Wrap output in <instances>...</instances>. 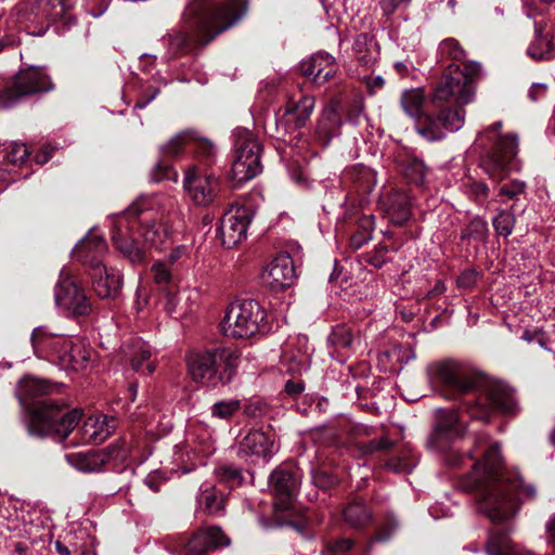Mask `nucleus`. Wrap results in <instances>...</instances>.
<instances>
[{"mask_svg": "<svg viewBox=\"0 0 555 555\" xmlns=\"http://www.w3.org/2000/svg\"><path fill=\"white\" fill-rule=\"evenodd\" d=\"M466 424L463 415L455 411L439 410L436 425L428 438L427 448L444 454V462L453 467L464 465L467 460L482 454L481 461H475L473 472L462 480L466 490H476L478 511L492 522H501L517 514L525 499H534L537 489L533 485H525L517 472L503 468L501 447L490 442L485 435L478 436L474 450L461 454L451 449V444L463 436Z\"/></svg>", "mask_w": 555, "mask_h": 555, "instance_id": "f257e3e1", "label": "nucleus"}, {"mask_svg": "<svg viewBox=\"0 0 555 555\" xmlns=\"http://www.w3.org/2000/svg\"><path fill=\"white\" fill-rule=\"evenodd\" d=\"M430 383L449 399L463 397V409L473 418L489 421L494 412L515 415L518 402L514 392L504 384L477 374L467 364L446 360L428 367Z\"/></svg>", "mask_w": 555, "mask_h": 555, "instance_id": "f03ea898", "label": "nucleus"}, {"mask_svg": "<svg viewBox=\"0 0 555 555\" xmlns=\"http://www.w3.org/2000/svg\"><path fill=\"white\" fill-rule=\"evenodd\" d=\"M247 10V0H192L185 7L182 18L194 35L191 37L180 28L169 30L162 38L164 57L171 60L188 54L195 43L207 44L235 26Z\"/></svg>", "mask_w": 555, "mask_h": 555, "instance_id": "7ed1b4c3", "label": "nucleus"}, {"mask_svg": "<svg viewBox=\"0 0 555 555\" xmlns=\"http://www.w3.org/2000/svg\"><path fill=\"white\" fill-rule=\"evenodd\" d=\"M438 56L452 60L434 89V101H454L468 104L475 98V79L481 66L477 62H467L465 51L454 38H447L439 43Z\"/></svg>", "mask_w": 555, "mask_h": 555, "instance_id": "20e7f679", "label": "nucleus"}, {"mask_svg": "<svg viewBox=\"0 0 555 555\" xmlns=\"http://www.w3.org/2000/svg\"><path fill=\"white\" fill-rule=\"evenodd\" d=\"M147 198H138L128 209L118 216L112 232L115 247L133 263L145 260V253L133 236V229L139 227L144 244L162 249L168 240V232L160 222L137 219V215L147 209Z\"/></svg>", "mask_w": 555, "mask_h": 555, "instance_id": "39448f33", "label": "nucleus"}, {"mask_svg": "<svg viewBox=\"0 0 555 555\" xmlns=\"http://www.w3.org/2000/svg\"><path fill=\"white\" fill-rule=\"evenodd\" d=\"M502 121H495L479 133L481 144H490L480 160L483 171L493 180L501 181L512 171L520 170L518 135L502 133Z\"/></svg>", "mask_w": 555, "mask_h": 555, "instance_id": "423d86ee", "label": "nucleus"}, {"mask_svg": "<svg viewBox=\"0 0 555 555\" xmlns=\"http://www.w3.org/2000/svg\"><path fill=\"white\" fill-rule=\"evenodd\" d=\"M240 362L238 352L230 347H214L192 353L188 359L192 379L207 388L232 382Z\"/></svg>", "mask_w": 555, "mask_h": 555, "instance_id": "0eeeda50", "label": "nucleus"}, {"mask_svg": "<svg viewBox=\"0 0 555 555\" xmlns=\"http://www.w3.org/2000/svg\"><path fill=\"white\" fill-rule=\"evenodd\" d=\"M31 344L38 357H51L64 370H83L92 356L91 349L81 340L52 333L46 326L33 331Z\"/></svg>", "mask_w": 555, "mask_h": 555, "instance_id": "6e6552de", "label": "nucleus"}, {"mask_svg": "<svg viewBox=\"0 0 555 555\" xmlns=\"http://www.w3.org/2000/svg\"><path fill=\"white\" fill-rule=\"evenodd\" d=\"M221 332L233 338H247L270 331L267 311L255 299L231 302L220 322Z\"/></svg>", "mask_w": 555, "mask_h": 555, "instance_id": "1a4fd4ad", "label": "nucleus"}, {"mask_svg": "<svg viewBox=\"0 0 555 555\" xmlns=\"http://www.w3.org/2000/svg\"><path fill=\"white\" fill-rule=\"evenodd\" d=\"M81 413L78 410L64 411V409L50 400L38 403L30 414L28 433L31 436H56L65 439L76 427Z\"/></svg>", "mask_w": 555, "mask_h": 555, "instance_id": "9d476101", "label": "nucleus"}, {"mask_svg": "<svg viewBox=\"0 0 555 555\" xmlns=\"http://www.w3.org/2000/svg\"><path fill=\"white\" fill-rule=\"evenodd\" d=\"M53 89L54 85L43 68L31 66L21 69L0 90V105L4 108H11L30 95L49 92Z\"/></svg>", "mask_w": 555, "mask_h": 555, "instance_id": "9b49d317", "label": "nucleus"}, {"mask_svg": "<svg viewBox=\"0 0 555 555\" xmlns=\"http://www.w3.org/2000/svg\"><path fill=\"white\" fill-rule=\"evenodd\" d=\"M233 139L235 159L232 165V178L237 184H241L261 172V144L258 138L245 128H236Z\"/></svg>", "mask_w": 555, "mask_h": 555, "instance_id": "f8f14e48", "label": "nucleus"}, {"mask_svg": "<svg viewBox=\"0 0 555 555\" xmlns=\"http://www.w3.org/2000/svg\"><path fill=\"white\" fill-rule=\"evenodd\" d=\"M231 539L220 527L211 526L197 530L191 537L178 535L168 539L166 548L175 555H207L209 552L229 546Z\"/></svg>", "mask_w": 555, "mask_h": 555, "instance_id": "ddd939ff", "label": "nucleus"}, {"mask_svg": "<svg viewBox=\"0 0 555 555\" xmlns=\"http://www.w3.org/2000/svg\"><path fill=\"white\" fill-rule=\"evenodd\" d=\"M138 446L134 441L122 440L120 446H111L104 450H90L65 455L67 463L77 470L94 473L102 469L112 459L125 460L134 453Z\"/></svg>", "mask_w": 555, "mask_h": 555, "instance_id": "4468645a", "label": "nucleus"}, {"mask_svg": "<svg viewBox=\"0 0 555 555\" xmlns=\"http://www.w3.org/2000/svg\"><path fill=\"white\" fill-rule=\"evenodd\" d=\"M54 299L57 307L74 315H87L91 305L82 288L69 269L63 268L54 288Z\"/></svg>", "mask_w": 555, "mask_h": 555, "instance_id": "2eb2a0df", "label": "nucleus"}, {"mask_svg": "<svg viewBox=\"0 0 555 555\" xmlns=\"http://www.w3.org/2000/svg\"><path fill=\"white\" fill-rule=\"evenodd\" d=\"M435 104L444 103L446 101H434ZM448 103L455 104L454 108L442 109L436 118L426 116L423 124L416 126L417 132L428 141L441 140L446 137L447 132L460 130L465 120V111L462 106L454 101H447Z\"/></svg>", "mask_w": 555, "mask_h": 555, "instance_id": "dca6fc26", "label": "nucleus"}, {"mask_svg": "<svg viewBox=\"0 0 555 555\" xmlns=\"http://www.w3.org/2000/svg\"><path fill=\"white\" fill-rule=\"evenodd\" d=\"M183 188L186 196L197 206L214 203L220 191L219 179L203 171L198 166L191 165L184 171Z\"/></svg>", "mask_w": 555, "mask_h": 555, "instance_id": "f3484780", "label": "nucleus"}, {"mask_svg": "<svg viewBox=\"0 0 555 555\" xmlns=\"http://www.w3.org/2000/svg\"><path fill=\"white\" fill-rule=\"evenodd\" d=\"M251 212L245 206L232 205L221 217L217 237L225 248H233L246 238Z\"/></svg>", "mask_w": 555, "mask_h": 555, "instance_id": "a211bd4d", "label": "nucleus"}, {"mask_svg": "<svg viewBox=\"0 0 555 555\" xmlns=\"http://www.w3.org/2000/svg\"><path fill=\"white\" fill-rule=\"evenodd\" d=\"M311 348L308 337L298 335L288 338L282 347L281 364L291 374H300L310 365Z\"/></svg>", "mask_w": 555, "mask_h": 555, "instance_id": "6ab92c4d", "label": "nucleus"}, {"mask_svg": "<svg viewBox=\"0 0 555 555\" xmlns=\"http://www.w3.org/2000/svg\"><path fill=\"white\" fill-rule=\"evenodd\" d=\"M359 344L358 331L346 324L336 325L327 338L330 356L340 363L346 362L356 352Z\"/></svg>", "mask_w": 555, "mask_h": 555, "instance_id": "aec40b11", "label": "nucleus"}, {"mask_svg": "<svg viewBox=\"0 0 555 555\" xmlns=\"http://www.w3.org/2000/svg\"><path fill=\"white\" fill-rule=\"evenodd\" d=\"M202 293L197 287H188L179 293L167 291L162 302L167 315L179 320L191 313L201 301Z\"/></svg>", "mask_w": 555, "mask_h": 555, "instance_id": "412c9836", "label": "nucleus"}, {"mask_svg": "<svg viewBox=\"0 0 555 555\" xmlns=\"http://www.w3.org/2000/svg\"><path fill=\"white\" fill-rule=\"evenodd\" d=\"M263 279L274 291L292 286L296 280V270L292 257L287 253L276 255L267 266Z\"/></svg>", "mask_w": 555, "mask_h": 555, "instance_id": "4be33fe9", "label": "nucleus"}, {"mask_svg": "<svg viewBox=\"0 0 555 555\" xmlns=\"http://www.w3.org/2000/svg\"><path fill=\"white\" fill-rule=\"evenodd\" d=\"M397 528L398 522L395 519L389 520L387 528L380 529L367 545H356L351 539L345 538L334 540L326 545L323 555H369L374 542L387 541Z\"/></svg>", "mask_w": 555, "mask_h": 555, "instance_id": "5701e85b", "label": "nucleus"}, {"mask_svg": "<svg viewBox=\"0 0 555 555\" xmlns=\"http://www.w3.org/2000/svg\"><path fill=\"white\" fill-rule=\"evenodd\" d=\"M90 275L93 289L100 298L113 299L119 294L122 279L118 269L104 263H94Z\"/></svg>", "mask_w": 555, "mask_h": 555, "instance_id": "b1692460", "label": "nucleus"}, {"mask_svg": "<svg viewBox=\"0 0 555 555\" xmlns=\"http://www.w3.org/2000/svg\"><path fill=\"white\" fill-rule=\"evenodd\" d=\"M337 70L335 57L326 52L315 53L300 64L301 74L312 79L315 85H323L334 78Z\"/></svg>", "mask_w": 555, "mask_h": 555, "instance_id": "393cba45", "label": "nucleus"}, {"mask_svg": "<svg viewBox=\"0 0 555 555\" xmlns=\"http://www.w3.org/2000/svg\"><path fill=\"white\" fill-rule=\"evenodd\" d=\"M75 256L85 264L93 269L94 263H103L107 245L102 235L91 230L74 248Z\"/></svg>", "mask_w": 555, "mask_h": 555, "instance_id": "a878e982", "label": "nucleus"}, {"mask_svg": "<svg viewBox=\"0 0 555 555\" xmlns=\"http://www.w3.org/2000/svg\"><path fill=\"white\" fill-rule=\"evenodd\" d=\"M183 146H190L198 155L209 159L214 156L215 147L212 143L206 139L196 138L193 132L183 131L173 137L164 147L166 155L177 156L181 153Z\"/></svg>", "mask_w": 555, "mask_h": 555, "instance_id": "bb28decb", "label": "nucleus"}, {"mask_svg": "<svg viewBox=\"0 0 555 555\" xmlns=\"http://www.w3.org/2000/svg\"><path fill=\"white\" fill-rule=\"evenodd\" d=\"M56 389V385L51 384L47 379L26 376L20 380L16 388V396L20 404L24 409H28L29 401L36 400L41 396L52 393Z\"/></svg>", "mask_w": 555, "mask_h": 555, "instance_id": "cd10ccee", "label": "nucleus"}, {"mask_svg": "<svg viewBox=\"0 0 555 555\" xmlns=\"http://www.w3.org/2000/svg\"><path fill=\"white\" fill-rule=\"evenodd\" d=\"M526 54L534 62H548L555 57V42L550 33H544L535 23L534 37L527 47Z\"/></svg>", "mask_w": 555, "mask_h": 555, "instance_id": "c85d7f7f", "label": "nucleus"}, {"mask_svg": "<svg viewBox=\"0 0 555 555\" xmlns=\"http://www.w3.org/2000/svg\"><path fill=\"white\" fill-rule=\"evenodd\" d=\"M116 427V420L112 416H90L82 426L85 439L93 442L101 443L105 441Z\"/></svg>", "mask_w": 555, "mask_h": 555, "instance_id": "c756f323", "label": "nucleus"}, {"mask_svg": "<svg viewBox=\"0 0 555 555\" xmlns=\"http://www.w3.org/2000/svg\"><path fill=\"white\" fill-rule=\"evenodd\" d=\"M299 475L296 469L280 467L270 475V483L280 498L289 499L295 495L299 486Z\"/></svg>", "mask_w": 555, "mask_h": 555, "instance_id": "7c9ffc66", "label": "nucleus"}, {"mask_svg": "<svg viewBox=\"0 0 555 555\" xmlns=\"http://www.w3.org/2000/svg\"><path fill=\"white\" fill-rule=\"evenodd\" d=\"M340 126L341 119L337 109L333 106L324 108L317 125L315 139L323 147L327 146L339 134Z\"/></svg>", "mask_w": 555, "mask_h": 555, "instance_id": "2f4dec72", "label": "nucleus"}, {"mask_svg": "<svg viewBox=\"0 0 555 555\" xmlns=\"http://www.w3.org/2000/svg\"><path fill=\"white\" fill-rule=\"evenodd\" d=\"M273 443L259 430L249 431L241 441L238 452L243 456H258L269 459L272 454Z\"/></svg>", "mask_w": 555, "mask_h": 555, "instance_id": "473e14b6", "label": "nucleus"}, {"mask_svg": "<svg viewBox=\"0 0 555 555\" xmlns=\"http://www.w3.org/2000/svg\"><path fill=\"white\" fill-rule=\"evenodd\" d=\"M122 352L130 361L134 371H146L149 374L154 372L155 365L152 362H147L145 367L143 366V362L151 358V349L142 339L133 338L130 344H125L122 346Z\"/></svg>", "mask_w": 555, "mask_h": 555, "instance_id": "72a5a7b5", "label": "nucleus"}, {"mask_svg": "<svg viewBox=\"0 0 555 555\" xmlns=\"http://www.w3.org/2000/svg\"><path fill=\"white\" fill-rule=\"evenodd\" d=\"M345 179L362 195L371 193L376 186V172L366 166L356 165L345 172Z\"/></svg>", "mask_w": 555, "mask_h": 555, "instance_id": "f704fd0d", "label": "nucleus"}, {"mask_svg": "<svg viewBox=\"0 0 555 555\" xmlns=\"http://www.w3.org/2000/svg\"><path fill=\"white\" fill-rule=\"evenodd\" d=\"M387 214L395 224H403L411 217L410 197L401 191L392 192L386 199Z\"/></svg>", "mask_w": 555, "mask_h": 555, "instance_id": "c9c22d12", "label": "nucleus"}, {"mask_svg": "<svg viewBox=\"0 0 555 555\" xmlns=\"http://www.w3.org/2000/svg\"><path fill=\"white\" fill-rule=\"evenodd\" d=\"M343 518L350 528L362 529L371 524L372 512L364 501L354 500L343 509Z\"/></svg>", "mask_w": 555, "mask_h": 555, "instance_id": "e433bc0d", "label": "nucleus"}, {"mask_svg": "<svg viewBox=\"0 0 555 555\" xmlns=\"http://www.w3.org/2000/svg\"><path fill=\"white\" fill-rule=\"evenodd\" d=\"M398 166L409 183L415 185L424 183L427 167L421 158L414 155H402L398 159Z\"/></svg>", "mask_w": 555, "mask_h": 555, "instance_id": "4c0bfd02", "label": "nucleus"}, {"mask_svg": "<svg viewBox=\"0 0 555 555\" xmlns=\"http://www.w3.org/2000/svg\"><path fill=\"white\" fill-rule=\"evenodd\" d=\"M197 502L199 507L209 515H220L224 508V495L209 483L201 486Z\"/></svg>", "mask_w": 555, "mask_h": 555, "instance_id": "58836bf2", "label": "nucleus"}, {"mask_svg": "<svg viewBox=\"0 0 555 555\" xmlns=\"http://www.w3.org/2000/svg\"><path fill=\"white\" fill-rule=\"evenodd\" d=\"M425 103V92L421 88L404 90L400 98V105L404 113L418 121H421V117L423 116V106Z\"/></svg>", "mask_w": 555, "mask_h": 555, "instance_id": "ea45409f", "label": "nucleus"}, {"mask_svg": "<svg viewBox=\"0 0 555 555\" xmlns=\"http://www.w3.org/2000/svg\"><path fill=\"white\" fill-rule=\"evenodd\" d=\"M314 104L315 101L313 96L304 95L296 104L287 106L286 113L293 117L297 128H302L310 118V115L314 108Z\"/></svg>", "mask_w": 555, "mask_h": 555, "instance_id": "a19ab883", "label": "nucleus"}, {"mask_svg": "<svg viewBox=\"0 0 555 555\" xmlns=\"http://www.w3.org/2000/svg\"><path fill=\"white\" fill-rule=\"evenodd\" d=\"M488 555H516L515 544L505 532H492L487 543Z\"/></svg>", "mask_w": 555, "mask_h": 555, "instance_id": "79ce46f5", "label": "nucleus"}, {"mask_svg": "<svg viewBox=\"0 0 555 555\" xmlns=\"http://www.w3.org/2000/svg\"><path fill=\"white\" fill-rule=\"evenodd\" d=\"M216 477L220 483L233 489L243 482V476L238 468L234 466H220L216 469Z\"/></svg>", "mask_w": 555, "mask_h": 555, "instance_id": "37998d69", "label": "nucleus"}, {"mask_svg": "<svg viewBox=\"0 0 555 555\" xmlns=\"http://www.w3.org/2000/svg\"><path fill=\"white\" fill-rule=\"evenodd\" d=\"M240 409V401L235 399L221 400L214 403L210 408L212 417L220 420H229Z\"/></svg>", "mask_w": 555, "mask_h": 555, "instance_id": "c03bdc74", "label": "nucleus"}, {"mask_svg": "<svg viewBox=\"0 0 555 555\" xmlns=\"http://www.w3.org/2000/svg\"><path fill=\"white\" fill-rule=\"evenodd\" d=\"M515 222L516 219L512 211L501 210L493 219V227L498 234L507 237L512 234Z\"/></svg>", "mask_w": 555, "mask_h": 555, "instance_id": "a18cd8bd", "label": "nucleus"}, {"mask_svg": "<svg viewBox=\"0 0 555 555\" xmlns=\"http://www.w3.org/2000/svg\"><path fill=\"white\" fill-rule=\"evenodd\" d=\"M487 222L480 218L473 219L469 224L462 231V238H474L481 241L487 236Z\"/></svg>", "mask_w": 555, "mask_h": 555, "instance_id": "49530a36", "label": "nucleus"}, {"mask_svg": "<svg viewBox=\"0 0 555 555\" xmlns=\"http://www.w3.org/2000/svg\"><path fill=\"white\" fill-rule=\"evenodd\" d=\"M29 151L23 143L13 142L7 147V160L11 165H22L27 160Z\"/></svg>", "mask_w": 555, "mask_h": 555, "instance_id": "de8ad7c7", "label": "nucleus"}, {"mask_svg": "<svg viewBox=\"0 0 555 555\" xmlns=\"http://www.w3.org/2000/svg\"><path fill=\"white\" fill-rule=\"evenodd\" d=\"M151 273L154 282L160 287L169 286L172 281L171 270L164 262H155L151 268Z\"/></svg>", "mask_w": 555, "mask_h": 555, "instance_id": "09e8293b", "label": "nucleus"}, {"mask_svg": "<svg viewBox=\"0 0 555 555\" xmlns=\"http://www.w3.org/2000/svg\"><path fill=\"white\" fill-rule=\"evenodd\" d=\"M526 183L521 180L515 179L505 183L499 189V196L506 197L507 199H517L519 195L525 193Z\"/></svg>", "mask_w": 555, "mask_h": 555, "instance_id": "8fccbe9b", "label": "nucleus"}, {"mask_svg": "<svg viewBox=\"0 0 555 555\" xmlns=\"http://www.w3.org/2000/svg\"><path fill=\"white\" fill-rule=\"evenodd\" d=\"M269 411L267 402L260 398H253L246 402L244 413L250 417H261Z\"/></svg>", "mask_w": 555, "mask_h": 555, "instance_id": "3c124183", "label": "nucleus"}, {"mask_svg": "<svg viewBox=\"0 0 555 555\" xmlns=\"http://www.w3.org/2000/svg\"><path fill=\"white\" fill-rule=\"evenodd\" d=\"M415 465V459L408 455L392 459L387 463V467L395 473H411Z\"/></svg>", "mask_w": 555, "mask_h": 555, "instance_id": "603ef678", "label": "nucleus"}, {"mask_svg": "<svg viewBox=\"0 0 555 555\" xmlns=\"http://www.w3.org/2000/svg\"><path fill=\"white\" fill-rule=\"evenodd\" d=\"M361 227H363L366 233L361 235H353L351 238V244L357 249L362 247L364 243L371 240V231L374 229L373 216L363 217L361 219Z\"/></svg>", "mask_w": 555, "mask_h": 555, "instance_id": "864d4df0", "label": "nucleus"}, {"mask_svg": "<svg viewBox=\"0 0 555 555\" xmlns=\"http://www.w3.org/2000/svg\"><path fill=\"white\" fill-rule=\"evenodd\" d=\"M479 278V273L475 269L464 270L456 280L459 288L468 291L475 287Z\"/></svg>", "mask_w": 555, "mask_h": 555, "instance_id": "5fc2aeb1", "label": "nucleus"}, {"mask_svg": "<svg viewBox=\"0 0 555 555\" xmlns=\"http://www.w3.org/2000/svg\"><path fill=\"white\" fill-rule=\"evenodd\" d=\"M177 177V172L173 171L170 165L158 163L151 171V179L154 182L168 180Z\"/></svg>", "mask_w": 555, "mask_h": 555, "instance_id": "6e6d98bb", "label": "nucleus"}, {"mask_svg": "<svg viewBox=\"0 0 555 555\" xmlns=\"http://www.w3.org/2000/svg\"><path fill=\"white\" fill-rule=\"evenodd\" d=\"M392 447V442L387 437L373 439L362 447L364 453H374L380 450H387Z\"/></svg>", "mask_w": 555, "mask_h": 555, "instance_id": "4d7b16f0", "label": "nucleus"}, {"mask_svg": "<svg viewBox=\"0 0 555 555\" xmlns=\"http://www.w3.org/2000/svg\"><path fill=\"white\" fill-rule=\"evenodd\" d=\"M410 3V0H380L379 5L385 15L390 16L400 8H405Z\"/></svg>", "mask_w": 555, "mask_h": 555, "instance_id": "13d9d810", "label": "nucleus"}, {"mask_svg": "<svg viewBox=\"0 0 555 555\" xmlns=\"http://www.w3.org/2000/svg\"><path fill=\"white\" fill-rule=\"evenodd\" d=\"M372 43V39L369 37L367 34H359L356 36L353 40V51L357 54H362L363 52L367 51V46Z\"/></svg>", "mask_w": 555, "mask_h": 555, "instance_id": "bf43d9fd", "label": "nucleus"}, {"mask_svg": "<svg viewBox=\"0 0 555 555\" xmlns=\"http://www.w3.org/2000/svg\"><path fill=\"white\" fill-rule=\"evenodd\" d=\"M159 93V90L156 88H149L142 94L141 99L135 103L134 108H144L149 103H151Z\"/></svg>", "mask_w": 555, "mask_h": 555, "instance_id": "052dcab7", "label": "nucleus"}, {"mask_svg": "<svg viewBox=\"0 0 555 555\" xmlns=\"http://www.w3.org/2000/svg\"><path fill=\"white\" fill-rule=\"evenodd\" d=\"M312 480L321 489H326L332 483V479L324 473H314Z\"/></svg>", "mask_w": 555, "mask_h": 555, "instance_id": "680f3d73", "label": "nucleus"}, {"mask_svg": "<svg viewBox=\"0 0 555 555\" xmlns=\"http://www.w3.org/2000/svg\"><path fill=\"white\" fill-rule=\"evenodd\" d=\"M545 91L546 86L544 83H533L529 89L528 95L532 101H537Z\"/></svg>", "mask_w": 555, "mask_h": 555, "instance_id": "e2e57ef3", "label": "nucleus"}, {"mask_svg": "<svg viewBox=\"0 0 555 555\" xmlns=\"http://www.w3.org/2000/svg\"><path fill=\"white\" fill-rule=\"evenodd\" d=\"M52 156V149L49 146H43L42 150L36 155V163L43 165L49 162Z\"/></svg>", "mask_w": 555, "mask_h": 555, "instance_id": "0e129e2a", "label": "nucleus"}, {"mask_svg": "<svg viewBox=\"0 0 555 555\" xmlns=\"http://www.w3.org/2000/svg\"><path fill=\"white\" fill-rule=\"evenodd\" d=\"M304 390V385L301 382H292L288 380L285 384V391L289 395H298Z\"/></svg>", "mask_w": 555, "mask_h": 555, "instance_id": "69168bd1", "label": "nucleus"}, {"mask_svg": "<svg viewBox=\"0 0 555 555\" xmlns=\"http://www.w3.org/2000/svg\"><path fill=\"white\" fill-rule=\"evenodd\" d=\"M188 248L184 245L177 246L171 253H170V260L172 262L178 261L181 259L184 255H186Z\"/></svg>", "mask_w": 555, "mask_h": 555, "instance_id": "338daca9", "label": "nucleus"}, {"mask_svg": "<svg viewBox=\"0 0 555 555\" xmlns=\"http://www.w3.org/2000/svg\"><path fill=\"white\" fill-rule=\"evenodd\" d=\"M474 192L477 194V195H483L486 196L489 192V188L486 183L483 182H478V183H475L474 185Z\"/></svg>", "mask_w": 555, "mask_h": 555, "instance_id": "774afa93", "label": "nucleus"}]
</instances>
